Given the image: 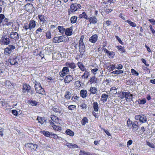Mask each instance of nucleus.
Here are the masks:
<instances>
[{
	"mask_svg": "<svg viewBox=\"0 0 155 155\" xmlns=\"http://www.w3.org/2000/svg\"><path fill=\"white\" fill-rule=\"evenodd\" d=\"M12 41L9 37L7 36L6 35H3L0 40L1 42L4 45H8L10 43L12 44V43H11Z\"/></svg>",
	"mask_w": 155,
	"mask_h": 155,
	"instance_id": "f257e3e1",
	"label": "nucleus"
},
{
	"mask_svg": "<svg viewBox=\"0 0 155 155\" xmlns=\"http://www.w3.org/2000/svg\"><path fill=\"white\" fill-rule=\"evenodd\" d=\"M28 12L32 13L34 11V7L32 4L30 3L26 4L23 7Z\"/></svg>",
	"mask_w": 155,
	"mask_h": 155,
	"instance_id": "f03ea898",
	"label": "nucleus"
},
{
	"mask_svg": "<svg viewBox=\"0 0 155 155\" xmlns=\"http://www.w3.org/2000/svg\"><path fill=\"white\" fill-rule=\"evenodd\" d=\"M25 146L31 151L35 150L38 147V145L36 144L28 143H26Z\"/></svg>",
	"mask_w": 155,
	"mask_h": 155,
	"instance_id": "7ed1b4c3",
	"label": "nucleus"
},
{
	"mask_svg": "<svg viewBox=\"0 0 155 155\" xmlns=\"http://www.w3.org/2000/svg\"><path fill=\"white\" fill-rule=\"evenodd\" d=\"M81 7L80 4L77 3H74L71 4L70 8V10L71 12H74Z\"/></svg>",
	"mask_w": 155,
	"mask_h": 155,
	"instance_id": "20e7f679",
	"label": "nucleus"
},
{
	"mask_svg": "<svg viewBox=\"0 0 155 155\" xmlns=\"http://www.w3.org/2000/svg\"><path fill=\"white\" fill-rule=\"evenodd\" d=\"M8 37H9L11 39L15 40H18L19 38V35L16 32H11L9 35H8Z\"/></svg>",
	"mask_w": 155,
	"mask_h": 155,
	"instance_id": "39448f33",
	"label": "nucleus"
},
{
	"mask_svg": "<svg viewBox=\"0 0 155 155\" xmlns=\"http://www.w3.org/2000/svg\"><path fill=\"white\" fill-rule=\"evenodd\" d=\"M104 47L102 48V50H104V52L107 54V56L110 58H113L115 55V53L113 51H110L104 48Z\"/></svg>",
	"mask_w": 155,
	"mask_h": 155,
	"instance_id": "423d86ee",
	"label": "nucleus"
},
{
	"mask_svg": "<svg viewBox=\"0 0 155 155\" xmlns=\"http://www.w3.org/2000/svg\"><path fill=\"white\" fill-rule=\"evenodd\" d=\"M35 89L37 93L39 94H42L44 92V90L41 86L40 84L38 85H36L35 86Z\"/></svg>",
	"mask_w": 155,
	"mask_h": 155,
	"instance_id": "0eeeda50",
	"label": "nucleus"
},
{
	"mask_svg": "<svg viewBox=\"0 0 155 155\" xmlns=\"http://www.w3.org/2000/svg\"><path fill=\"white\" fill-rule=\"evenodd\" d=\"M31 89V88L30 85L25 83L23 84V92L25 93L27 91V92H29V90Z\"/></svg>",
	"mask_w": 155,
	"mask_h": 155,
	"instance_id": "6e6552de",
	"label": "nucleus"
},
{
	"mask_svg": "<svg viewBox=\"0 0 155 155\" xmlns=\"http://www.w3.org/2000/svg\"><path fill=\"white\" fill-rule=\"evenodd\" d=\"M79 51L80 53L83 52L84 51V49L85 48V45L84 43L81 41V40H79Z\"/></svg>",
	"mask_w": 155,
	"mask_h": 155,
	"instance_id": "1a4fd4ad",
	"label": "nucleus"
},
{
	"mask_svg": "<svg viewBox=\"0 0 155 155\" xmlns=\"http://www.w3.org/2000/svg\"><path fill=\"white\" fill-rule=\"evenodd\" d=\"M138 123V122L137 121H135L133 122V125L132 126L133 131L135 132L138 130L139 128Z\"/></svg>",
	"mask_w": 155,
	"mask_h": 155,
	"instance_id": "9d476101",
	"label": "nucleus"
},
{
	"mask_svg": "<svg viewBox=\"0 0 155 155\" xmlns=\"http://www.w3.org/2000/svg\"><path fill=\"white\" fill-rule=\"evenodd\" d=\"M72 28L70 27L69 28H67L65 29V34L67 36H70L72 34L73 31Z\"/></svg>",
	"mask_w": 155,
	"mask_h": 155,
	"instance_id": "9b49d317",
	"label": "nucleus"
},
{
	"mask_svg": "<svg viewBox=\"0 0 155 155\" xmlns=\"http://www.w3.org/2000/svg\"><path fill=\"white\" fill-rule=\"evenodd\" d=\"M73 80V77L71 75H68L66 76L64 79V82L66 83H69L70 82L72 81Z\"/></svg>",
	"mask_w": 155,
	"mask_h": 155,
	"instance_id": "f8f14e48",
	"label": "nucleus"
},
{
	"mask_svg": "<svg viewBox=\"0 0 155 155\" xmlns=\"http://www.w3.org/2000/svg\"><path fill=\"white\" fill-rule=\"evenodd\" d=\"M29 28H30V30H31L32 28H33L35 27L36 25V21L34 20H31L29 24Z\"/></svg>",
	"mask_w": 155,
	"mask_h": 155,
	"instance_id": "ddd939ff",
	"label": "nucleus"
},
{
	"mask_svg": "<svg viewBox=\"0 0 155 155\" xmlns=\"http://www.w3.org/2000/svg\"><path fill=\"white\" fill-rule=\"evenodd\" d=\"M17 57L14 58L10 59L9 60V62L11 65H17L18 62L17 61Z\"/></svg>",
	"mask_w": 155,
	"mask_h": 155,
	"instance_id": "4468645a",
	"label": "nucleus"
},
{
	"mask_svg": "<svg viewBox=\"0 0 155 155\" xmlns=\"http://www.w3.org/2000/svg\"><path fill=\"white\" fill-rule=\"evenodd\" d=\"M133 95L130 92H125L124 97L126 98V101L132 99L133 98Z\"/></svg>",
	"mask_w": 155,
	"mask_h": 155,
	"instance_id": "2eb2a0df",
	"label": "nucleus"
},
{
	"mask_svg": "<svg viewBox=\"0 0 155 155\" xmlns=\"http://www.w3.org/2000/svg\"><path fill=\"white\" fill-rule=\"evenodd\" d=\"M65 65L68 67H70L72 69H74L76 67V65L74 63L67 62L65 64Z\"/></svg>",
	"mask_w": 155,
	"mask_h": 155,
	"instance_id": "dca6fc26",
	"label": "nucleus"
},
{
	"mask_svg": "<svg viewBox=\"0 0 155 155\" xmlns=\"http://www.w3.org/2000/svg\"><path fill=\"white\" fill-rule=\"evenodd\" d=\"M41 133L44 135L46 137L50 138L51 137V136H52L51 133H52V132H50L47 131H45V130H43L42 131Z\"/></svg>",
	"mask_w": 155,
	"mask_h": 155,
	"instance_id": "f3484780",
	"label": "nucleus"
},
{
	"mask_svg": "<svg viewBox=\"0 0 155 155\" xmlns=\"http://www.w3.org/2000/svg\"><path fill=\"white\" fill-rule=\"evenodd\" d=\"M97 41V35H93L89 39V41L91 42L94 43Z\"/></svg>",
	"mask_w": 155,
	"mask_h": 155,
	"instance_id": "a211bd4d",
	"label": "nucleus"
},
{
	"mask_svg": "<svg viewBox=\"0 0 155 155\" xmlns=\"http://www.w3.org/2000/svg\"><path fill=\"white\" fill-rule=\"evenodd\" d=\"M90 24L92 23L95 24L97 22V19L94 16L88 18V19Z\"/></svg>",
	"mask_w": 155,
	"mask_h": 155,
	"instance_id": "6ab92c4d",
	"label": "nucleus"
},
{
	"mask_svg": "<svg viewBox=\"0 0 155 155\" xmlns=\"http://www.w3.org/2000/svg\"><path fill=\"white\" fill-rule=\"evenodd\" d=\"M66 145L69 148L75 149L78 148V146L76 144H74L72 143H67Z\"/></svg>",
	"mask_w": 155,
	"mask_h": 155,
	"instance_id": "aec40b11",
	"label": "nucleus"
},
{
	"mask_svg": "<svg viewBox=\"0 0 155 155\" xmlns=\"http://www.w3.org/2000/svg\"><path fill=\"white\" fill-rule=\"evenodd\" d=\"M51 120L56 124H59L60 120L58 118L55 116H53L51 117Z\"/></svg>",
	"mask_w": 155,
	"mask_h": 155,
	"instance_id": "412c9836",
	"label": "nucleus"
},
{
	"mask_svg": "<svg viewBox=\"0 0 155 155\" xmlns=\"http://www.w3.org/2000/svg\"><path fill=\"white\" fill-rule=\"evenodd\" d=\"M38 17L39 19L41 22H42V24L45 23L47 21L44 15H39L38 16Z\"/></svg>",
	"mask_w": 155,
	"mask_h": 155,
	"instance_id": "4be33fe9",
	"label": "nucleus"
},
{
	"mask_svg": "<svg viewBox=\"0 0 155 155\" xmlns=\"http://www.w3.org/2000/svg\"><path fill=\"white\" fill-rule=\"evenodd\" d=\"M106 68L109 71H110L115 69V65L114 64H112L108 66H107Z\"/></svg>",
	"mask_w": 155,
	"mask_h": 155,
	"instance_id": "5701e85b",
	"label": "nucleus"
},
{
	"mask_svg": "<svg viewBox=\"0 0 155 155\" xmlns=\"http://www.w3.org/2000/svg\"><path fill=\"white\" fill-rule=\"evenodd\" d=\"M108 97V95L105 94H103L101 96V101L103 102H105L107 101V99Z\"/></svg>",
	"mask_w": 155,
	"mask_h": 155,
	"instance_id": "b1692460",
	"label": "nucleus"
},
{
	"mask_svg": "<svg viewBox=\"0 0 155 155\" xmlns=\"http://www.w3.org/2000/svg\"><path fill=\"white\" fill-rule=\"evenodd\" d=\"M118 97H120L121 99H123L125 96V92L119 91L117 93Z\"/></svg>",
	"mask_w": 155,
	"mask_h": 155,
	"instance_id": "393cba45",
	"label": "nucleus"
},
{
	"mask_svg": "<svg viewBox=\"0 0 155 155\" xmlns=\"http://www.w3.org/2000/svg\"><path fill=\"white\" fill-rule=\"evenodd\" d=\"M78 65L81 71H84L85 70L86 68L81 62H78Z\"/></svg>",
	"mask_w": 155,
	"mask_h": 155,
	"instance_id": "a878e982",
	"label": "nucleus"
},
{
	"mask_svg": "<svg viewBox=\"0 0 155 155\" xmlns=\"http://www.w3.org/2000/svg\"><path fill=\"white\" fill-rule=\"evenodd\" d=\"M147 120V119L146 116L144 115H141L140 116V121L142 123H144L146 122Z\"/></svg>",
	"mask_w": 155,
	"mask_h": 155,
	"instance_id": "bb28decb",
	"label": "nucleus"
},
{
	"mask_svg": "<svg viewBox=\"0 0 155 155\" xmlns=\"http://www.w3.org/2000/svg\"><path fill=\"white\" fill-rule=\"evenodd\" d=\"M80 93L81 96L83 98H85L87 96V91L86 90H81V91Z\"/></svg>",
	"mask_w": 155,
	"mask_h": 155,
	"instance_id": "cd10ccee",
	"label": "nucleus"
},
{
	"mask_svg": "<svg viewBox=\"0 0 155 155\" xmlns=\"http://www.w3.org/2000/svg\"><path fill=\"white\" fill-rule=\"evenodd\" d=\"M118 88H116L115 87H112L110 89V91L111 93H112L113 94H116L117 93V92L116 91Z\"/></svg>",
	"mask_w": 155,
	"mask_h": 155,
	"instance_id": "c85d7f7f",
	"label": "nucleus"
},
{
	"mask_svg": "<svg viewBox=\"0 0 155 155\" xmlns=\"http://www.w3.org/2000/svg\"><path fill=\"white\" fill-rule=\"evenodd\" d=\"M137 101L140 104H144L146 103V100L145 98H144L143 99H139Z\"/></svg>",
	"mask_w": 155,
	"mask_h": 155,
	"instance_id": "c756f323",
	"label": "nucleus"
},
{
	"mask_svg": "<svg viewBox=\"0 0 155 155\" xmlns=\"http://www.w3.org/2000/svg\"><path fill=\"white\" fill-rule=\"evenodd\" d=\"M58 29L59 32L62 34H63L65 32L66 29L63 26H58Z\"/></svg>",
	"mask_w": 155,
	"mask_h": 155,
	"instance_id": "7c9ffc66",
	"label": "nucleus"
},
{
	"mask_svg": "<svg viewBox=\"0 0 155 155\" xmlns=\"http://www.w3.org/2000/svg\"><path fill=\"white\" fill-rule=\"evenodd\" d=\"M66 133L71 136L73 137L74 136V132L70 129H67L65 131Z\"/></svg>",
	"mask_w": 155,
	"mask_h": 155,
	"instance_id": "2f4dec72",
	"label": "nucleus"
},
{
	"mask_svg": "<svg viewBox=\"0 0 155 155\" xmlns=\"http://www.w3.org/2000/svg\"><path fill=\"white\" fill-rule=\"evenodd\" d=\"M96 99V96H94L93 97V101H94V108L95 111H97V102H94V100Z\"/></svg>",
	"mask_w": 155,
	"mask_h": 155,
	"instance_id": "473e14b6",
	"label": "nucleus"
},
{
	"mask_svg": "<svg viewBox=\"0 0 155 155\" xmlns=\"http://www.w3.org/2000/svg\"><path fill=\"white\" fill-rule=\"evenodd\" d=\"M28 103L31 104L32 106H35L37 105V104L38 103V102L35 101L29 100L28 101Z\"/></svg>",
	"mask_w": 155,
	"mask_h": 155,
	"instance_id": "72a5a7b5",
	"label": "nucleus"
},
{
	"mask_svg": "<svg viewBox=\"0 0 155 155\" xmlns=\"http://www.w3.org/2000/svg\"><path fill=\"white\" fill-rule=\"evenodd\" d=\"M53 129L55 131H60L61 130V127L59 126H56V125L52 126Z\"/></svg>",
	"mask_w": 155,
	"mask_h": 155,
	"instance_id": "f704fd0d",
	"label": "nucleus"
},
{
	"mask_svg": "<svg viewBox=\"0 0 155 155\" xmlns=\"http://www.w3.org/2000/svg\"><path fill=\"white\" fill-rule=\"evenodd\" d=\"M71 94L69 91H66L64 95V97L68 100L70 99L71 98Z\"/></svg>",
	"mask_w": 155,
	"mask_h": 155,
	"instance_id": "c9c22d12",
	"label": "nucleus"
},
{
	"mask_svg": "<svg viewBox=\"0 0 155 155\" xmlns=\"http://www.w3.org/2000/svg\"><path fill=\"white\" fill-rule=\"evenodd\" d=\"M125 21L128 23L131 26L135 27L136 26V25L135 23L132 22L130 20H127Z\"/></svg>",
	"mask_w": 155,
	"mask_h": 155,
	"instance_id": "e433bc0d",
	"label": "nucleus"
},
{
	"mask_svg": "<svg viewBox=\"0 0 155 155\" xmlns=\"http://www.w3.org/2000/svg\"><path fill=\"white\" fill-rule=\"evenodd\" d=\"M78 18L76 16L72 17L70 19L71 22L72 23H75L76 22Z\"/></svg>",
	"mask_w": 155,
	"mask_h": 155,
	"instance_id": "4c0bfd02",
	"label": "nucleus"
},
{
	"mask_svg": "<svg viewBox=\"0 0 155 155\" xmlns=\"http://www.w3.org/2000/svg\"><path fill=\"white\" fill-rule=\"evenodd\" d=\"M62 71L64 72V74H67L69 72L68 68L67 67H64L63 68Z\"/></svg>",
	"mask_w": 155,
	"mask_h": 155,
	"instance_id": "58836bf2",
	"label": "nucleus"
},
{
	"mask_svg": "<svg viewBox=\"0 0 155 155\" xmlns=\"http://www.w3.org/2000/svg\"><path fill=\"white\" fill-rule=\"evenodd\" d=\"M88 122V120L86 117H84L81 121V123L83 125H85Z\"/></svg>",
	"mask_w": 155,
	"mask_h": 155,
	"instance_id": "ea45409f",
	"label": "nucleus"
},
{
	"mask_svg": "<svg viewBox=\"0 0 155 155\" xmlns=\"http://www.w3.org/2000/svg\"><path fill=\"white\" fill-rule=\"evenodd\" d=\"M92 76L90 80V82L91 83H95L96 82V81H97V78L95 76Z\"/></svg>",
	"mask_w": 155,
	"mask_h": 155,
	"instance_id": "a19ab883",
	"label": "nucleus"
},
{
	"mask_svg": "<svg viewBox=\"0 0 155 155\" xmlns=\"http://www.w3.org/2000/svg\"><path fill=\"white\" fill-rule=\"evenodd\" d=\"M97 89L95 87H91L90 88V91L91 94H94L96 93Z\"/></svg>",
	"mask_w": 155,
	"mask_h": 155,
	"instance_id": "79ce46f5",
	"label": "nucleus"
},
{
	"mask_svg": "<svg viewBox=\"0 0 155 155\" xmlns=\"http://www.w3.org/2000/svg\"><path fill=\"white\" fill-rule=\"evenodd\" d=\"M133 124V122H132V121L129 119L127 121V124L129 128H130L132 127Z\"/></svg>",
	"mask_w": 155,
	"mask_h": 155,
	"instance_id": "37998d69",
	"label": "nucleus"
},
{
	"mask_svg": "<svg viewBox=\"0 0 155 155\" xmlns=\"http://www.w3.org/2000/svg\"><path fill=\"white\" fill-rule=\"evenodd\" d=\"M5 86L7 87H9L12 85V84L9 81H6L5 82Z\"/></svg>",
	"mask_w": 155,
	"mask_h": 155,
	"instance_id": "c03bdc74",
	"label": "nucleus"
},
{
	"mask_svg": "<svg viewBox=\"0 0 155 155\" xmlns=\"http://www.w3.org/2000/svg\"><path fill=\"white\" fill-rule=\"evenodd\" d=\"M12 51L8 47L6 48L5 49L4 53L6 54H10L11 53Z\"/></svg>",
	"mask_w": 155,
	"mask_h": 155,
	"instance_id": "a18cd8bd",
	"label": "nucleus"
},
{
	"mask_svg": "<svg viewBox=\"0 0 155 155\" xmlns=\"http://www.w3.org/2000/svg\"><path fill=\"white\" fill-rule=\"evenodd\" d=\"M123 71L122 70H115L114 71L111 72V74H119L123 73Z\"/></svg>",
	"mask_w": 155,
	"mask_h": 155,
	"instance_id": "49530a36",
	"label": "nucleus"
},
{
	"mask_svg": "<svg viewBox=\"0 0 155 155\" xmlns=\"http://www.w3.org/2000/svg\"><path fill=\"white\" fill-rule=\"evenodd\" d=\"M37 120L38 121V122L41 124H44V121L43 120L42 118L41 117H38L37 118Z\"/></svg>",
	"mask_w": 155,
	"mask_h": 155,
	"instance_id": "de8ad7c7",
	"label": "nucleus"
},
{
	"mask_svg": "<svg viewBox=\"0 0 155 155\" xmlns=\"http://www.w3.org/2000/svg\"><path fill=\"white\" fill-rule=\"evenodd\" d=\"M80 153L79 155H91L89 153L81 150Z\"/></svg>",
	"mask_w": 155,
	"mask_h": 155,
	"instance_id": "09e8293b",
	"label": "nucleus"
},
{
	"mask_svg": "<svg viewBox=\"0 0 155 155\" xmlns=\"http://www.w3.org/2000/svg\"><path fill=\"white\" fill-rule=\"evenodd\" d=\"M46 37L47 39H50L51 38V35L50 31H47L46 33Z\"/></svg>",
	"mask_w": 155,
	"mask_h": 155,
	"instance_id": "8fccbe9b",
	"label": "nucleus"
},
{
	"mask_svg": "<svg viewBox=\"0 0 155 155\" xmlns=\"http://www.w3.org/2000/svg\"><path fill=\"white\" fill-rule=\"evenodd\" d=\"M116 48H117L120 51H121L122 52H124L125 51V49L123 47H122L121 46H116Z\"/></svg>",
	"mask_w": 155,
	"mask_h": 155,
	"instance_id": "3c124183",
	"label": "nucleus"
},
{
	"mask_svg": "<svg viewBox=\"0 0 155 155\" xmlns=\"http://www.w3.org/2000/svg\"><path fill=\"white\" fill-rule=\"evenodd\" d=\"M57 108L55 107H52V109L53 111H54V112L57 113H60L61 111H60V110L59 109V108L58 107H57Z\"/></svg>",
	"mask_w": 155,
	"mask_h": 155,
	"instance_id": "603ef678",
	"label": "nucleus"
},
{
	"mask_svg": "<svg viewBox=\"0 0 155 155\" xmlns=\"http://www.w3.org/2000/svg\"><path fill=\"white\" fill-rule=\"evenodd\" d=\"M53 41L54 43H59V37H54L53 39Z\"/></svg>",
	"mask_w": 155,
	"mask_h": 155,
	"instance_id": "864d4df0",
	"label": "nucleus"
},
{
	"mask_svg": "<svg viewBox=\"0 0 155 155\" xmlns=\"http://www.w3.org/2000/svg\"><path fill=\"white\" fill-rule=\"evenodd\" d=\"M12 44H13V43ZM8 48L10 49L11 51H12L14 50L15 48V45H14L13 44V45H9L8 47Z\"/></svg>",
	"mask_w": 155,
	"mask_h": 155,
	"instance_id": "5fc2aeb1",
	"label": "nucleus"
},
{
	"mask_svg": "<svg viewBox=\"0 0 155 155\" xmlns=\"http://www.w3.org/2000/svg\"><path fill=\"white\" fill-rule=\"evenodd\" d=\"M76 107L75 105H71L68 106V108L69 110H73L75 109Z\"/></svg>",
	"mask_w": 155,
	"mask_h": 155,
	"instance_id": "6e6d98bb",
	"label": "nucleus"
},
{
	"mask_svg": "<svg viewBox=\"0 0 155 155\" xmlns=\"http://www.w3.org/2000/svg\"><path fill=\"white\" fill-rule=\"evenodd\" d=\"M89 76V72L88 71H85L82 77H84V78H87Z\"/></svg>",
	"mask_w": 155,
	"mask_h": 155,
	"instance_id": "4d7b16f0",
	"label": "nucleus"
},
{
	"mask_svg": "<svg viewBox=\"0 0 155 155\" xmlns=\"http://www.w3.org/2000/svg\"><path fill=\"white\" fill-rule=\"evenodd\" d=\"M23 28L25 30H27L29 29L30 30V28H29V26L28 24H24L23 26Z\"/></svg>",
	"mask_w": 155,
	"mask_h": 155,
	"instance_id": "13d9d810",
	"label": "nucleus"
},
{
	"mask_svg": "<svg viewBox=\"0 0 155 155\" xmlns=\"http://www.w3.org/2000/svg\"><path fill=\"white\" fill-rule=\"evenodd\" d=\"M131 72L133 75H135L136 76H138L139 74L134 69H131Z\"/></svg>",
	"mask_w": 155,
	"mask_h": 155,
	"instance_id": "bf43d9fd",
	"label": "nucleus"
},
{
	"mask_svg": "<svg viewBox=\"0 0 155 155\" xmlns=\"http://www.w3.org/2000/svg\"><path fill=\"white\" fill-rule=\"evenodd\" d=\"M42 30L43 29L41 28V27H39L36 31L35 33L38 34L39 33H41L42 31Z\"/></svg>",
	"mask_w": 155,
	"mask_h": 155,
	"instance_id": "052dcab7",
	"label": "nucleus"
},
{
	"mask_svg": "<svg viewBox=\"0 0 155 155\" xmlns=\"http://www.w3.org/2000/svg\"><path fill=\"white\" fill-rule=\"evenodd\" d=\"M64 37L63 36H60L59 37V43L62 42L64 41Z\"/></svg>",
	"mask_w": 155,
	"mask_h": 155,
	"instance_id": "680f3d73",
	"label": "nucleus"
},
{
	"mask_svg": "<svg viewBox=\"0 0 155 155\" xmlns=\"http://www.w3.org/2000/svg\"><path fill=\"white\" fill-rule=\"evenodd\" d=\"M51 134H52V136H51V138L53 137V138L55 139H57L58 138V139H59L60 137H58L57 135H56L55 134H54V133H52H52H51Z\"/></svg>",
	"mask_w": 155,
	"mask_h": 155,
	"instance_id": "e2e57ef3",
	"label": "nucleus"
},
{
	"mask_svg": "<svg viewBox=\"0 0 155 155\" xmlns=\"http://www.w3.org/2000/svg\"><path fill=\"white\" fill-rule=\"evenodd\" d=\"M5 18L4 15L3 14H0V24L2 22V20Z\"/></svg>",
	"mask_w": 155,
	"mask_h": 155,
	"instance_id": "0e129e2a",
	"label": "nucleus"
},
{
	"mask_svg": "<svg viewBox=\"0 0 155 155\" xmlns=\"http://www.w3.org/2000/svg\"><path fill=\"white\" fill-rule=\"evenodd\" d=\"M147 145H148L150 147H151V148H155V146L154 144L153 143H150L149 142H147Z\"/></svg>",
	"mask_w": 155,
	"mask_h": 155,
	"instance_id": "69168bd1",
	"label": "nucleus"
},
{
	"mask_svg": "<svg viewBox=\"0 0 155 155\" xmlns=\"http://www.w3.org/2000/svg\"><path fill=\"white\" fill-rule=\"evenodd\" d=\"M80 106L82 109H85L87 108V105L83 103H81Z\"/></svg>",
	"mask_w": 155,
	"mask_h": 155,
	"instance_id": "338daca9",
	"label": "nucleus"
},
{
	"mask_svg": "<svg viewBox=\"0 0 155 155\" xmlns=\"http://www.w3.org/2000/svg\"><path fill=\"white\" fill-rule=\"evenodd\" d=\"M145 131V129L144 128V127L143 126L142 127H141L140 130L139 132H140V133L141 134H143L144 132Z\"/></svg>",
	"mask_w": 155,
	"mask_h": 155,
	"instance_id": "774afa93",
	"label": "nucleus"
}]
</instances>
